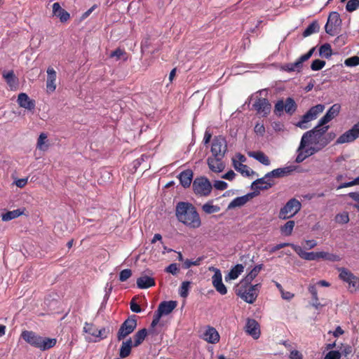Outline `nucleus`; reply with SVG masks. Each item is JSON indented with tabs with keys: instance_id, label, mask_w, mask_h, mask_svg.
Segmentation results:
<instances>
[{
	"instance_id": "obj_1",
	"label": "nucleus",
	"mask_w": 359,
	"mask_h": 359,
	"mask_svg": "<svg viewBox=\"0 0 359 359\" xmlns=\"http://www.w3.org/2000/svg\"><path fill=\"white\" fill-rule=\"evenodd\" d=\"M328 129L329 126H316L312 130L304 133L297 149V155L295 159L297 163L303 162L306 158L316 154L330 143L334 135L328 133L325 135Z\"/></svg>"
},
{
	"instance_id": "obj_2",
	"label": "nucleus",
	"mask_w": 359,
	"mask_h": 359,
	"mask_svg": "<svg viewBox=\"0 0 359 359\" xmlns=\"http://www.w3.org/2000/svg\"><path fill=\"white\" fill-rule=\"evenodd\" d=\"M175 215L180 222L191 229L201 226V221L196 208L190 203L179 202L176 205Z\"/></svg>"
},
{
	"instance_id": "obj_3",
	"label": "nucleus",
	"mask_w": 359,
	"mask_h": 359,
	"mask_svg": "<svg viewBox=\"0 0 359 359\" xmlns=\"http://www.w3.org/2000/svg\"><path fill=\"white\" fill-rule=\"evenodd\" d=\"M21 337L27 343L41 351L50 349L57 343L55 338L43 337L32 331L25 330L22 332Z\"/></svg>"
},
{
	"instance_id": "obj_4",
	"label": "nucleus",
	"mask_w": 359,
	"mask_h": 359,
	"mask_svg": "<svg viewBox=\"0 0 359 359\" xmlns=\"http://www.w3.org/2000/svg\"><path fill=\"white\" fill-rule=\"evenodd\" d=\"M259 284L251 285L240 282L236 288V294L248 304H253L259 294Z\"/></svg>"
},
{
	"instance_id": "obj_5",
	"label": "nucleus",
	"mask_w": 359,
	"mask_h": 359,
	"mask_svg": "<svg viewBox=\"0 0 359 359\" xmlns=\"http://www.w3.org/2000/svg\"><path fill=\"white\" fill-rule=\"evenodd\" d=\"M192 187L194 192L200 196H208L212 189L210 182L205 177H196Z\"/></svg>"
},
{
	"instance_id": "obj_6",
	"label": "nucleus",
	"mask_w": 359,
	"mask_h": 359,
	"mask_svg": "<svg viewBox=\"0 0 359 359\" xmlns=\"http://www.w3.org/2000/svg\"><path fill=\"white\" fill-rule=\"evenodd\" d=\"M301 206L302 205L298 200L295 198L289 200L280 209L278 215L279 218L286 219L293 217L300 210Z\"/></svg>"
},
{
	"instance_id": "obj_7",
	"label": "nucleus",
	"mask_w": 359,
	"mask_h": 359,
	"mask_svg": "<svg viewBox=\"0 0 359 359\" xmlns=\"http://www.w3.org/2000/svg\"><path fill=\"white\" fill-rule=\"evenodd\" d=\"M226 151L227 142L226 139L222 135L215 137L211 144L212 156L224 158Z\"/></svg>"
},
{
	"instance_id": "obj_8",
	"label": "nucleus",
	"mask_w": 359,
	"mask_h": 359,
	"mask_svg": "<svg viewBox=\"0 0 359 359\" xmlns=\"http://www.w3.org/2000/svg\"><path fill=\"white\" fill-rule=\"evenodd\" d=\"M339 278L348 285L349 290L353 292L359 289V278L345 268L339 269Z\"/></svg>"
},
{
	"instance_id": "obj_9",
	"label": "nucleus",
	"mask_w": 359,
	"mask_h": 359,
	"mask_svg": "<svg viewBox=\"0 0 359 359\" xmlns=\"http://www.w3.org/2000/svg\"><path fill=\"white\" fill-rule=\"evenodd\" d=\"M137 327L136 316H133L126 320L121 325L118 333L117 339L121 341L131 334Z\"/></svg>"
},
{
	"instance_id": "obj_10",
	"label": "nucleus",
	"mask_w": 359,
	"mask_h": 359,
	"mask_svg": "<svg viewBox=\"0 0 359 359\" xmlns=\"http://www.w3.org/2000/svg\"><path fill=\"white\" fill-rule=\"evenodd\" d=\"M341 25V20L337 12H332L328 17L327 22L325 26L327 34L334 36L337 34L338 29Z\"/></svg>"
},
{
	"instance_id": "obj_11",
	"label": "nucleus",
	"mask_w": 359,
	"mask_h": 359,
	"mask_svg": "<svg viewBox=\"0 0 359 359\" xmlns=\"http://www.w3.org/2000/svg\"><path fill=\"white\" fill-rule=\"evenodd\" d=\"M297 109V104L291 97H287L284 102L283 100H278L275 104L274 111L276 114H280L283 110L287 114L292 115Z\"/></svg>"
},
{
	"instance_id": "obj_12",
	"label": "nucleus",
	"mask_w": 359,
	"mask_h": 359,
	"mask_svg": "<svg viewBox=\"0 0 359 359\" xmlns=\"http://www.w3.org/2000/svg\"><path fill=\"white\" fill-rule=\"evenodd\" d=\"M315 50L314 48H312L308 53L302 55L297 61L292 63H288L285 65L283 69L289 72H299L303 66V62L308 60L313 55Z\"/></svg>"
},
{
	"instance_id": "obj_13",
	"label": "nucleus",
	"mask_w": 359,
	"mask_h": 359,
	"mask_svg": "<svg viewBox=\"0 0 359 359\" xmlns=\"http://www.w3.org/2000/svg\"><path fill=\"white\" fill-rule=\"evenodd\" d=\"M359 137V123L355 124L350 130L340 135L337 140L338 144L353 142Z\"/></svg>"
},
{
	"instance_id": "obj_14",
	"label": "nucleus",
	"mask_w": 359,
	"mask_h": 359,
	"mask_svg": "<svg viewBox=\"0 0 359 359\" xmlns=\"http://www.w3.org/2000/svg\"><path fill=\"white\" fill-rule=\"evenodd\" d=\"M274 184L269 173H266L263 177L254 181L251 184V189L255 192L259 193L260 190H266Z\"/></svg>"
},
{
	"instance_id": "obj_15",
	"label": "nucleus",
	"mask_w": 359,
	"mask_h": 359,
	"mask_svg": "<svg viewBox=\"0 0 359 359\" xmlns=\"http://www.w3.org/2000/svg\"><path fill=\"white\" fill-rule=\"evenodd\" d=\"M245 331L250 335L254 339L259 338L261 332L260 326L257 320L252 318H248L246 321L245 326Z\"/></svg>"
},
{
	"instance_id": "obj_16",
	"label": "nucleus",
	"mask_w": 359,
	"mask_h": 359,
	"mask_svg": "<svg viewBox=\"0 0 359 359\" xmlns=\"http://www.w3.org/2000/svg\"><path fill=\"white\" fill-rule=\"evenodd\" d=\"M254 109L262 116H266L271 111V105L265 98H259L253 104Z\"/></svg>"
},
{
	"instance_id": "obj_17",
	"label": "nucleus",
	"mask_w": 359,
	"mask_h": 359,
	"mask_svg": "<svg viewBox=\"0 0 359 359\" xmlns=\"http://www.w3.org/2000/svg\"><path fill=\"white\" fill-rule=\"evenodd\" d=\"M201 337L209 344H217L220 339L219 332L211 326H208L205 329Z\"/></svg>"
},
{
	"instance_id": "obj_18",
	"label": "nucleus",
	"mask_w": 359,
	"mask_h": 359,
	"mask_svg": "<svg viewBox=\"0 0 359 359\" xmlns=\"http://www.w3.org/2000/svg\"><path fill=\"white\" fill-rule=\"evenodd\" d=\"M215 274L212 277V282L215 290L221 294L224 295L227 293V289L222 283V276L221 271L215 269Z\"/></svg>"
},
{
	"instance_id": "obj_19",
	"label": "nucleus",
	"mask_w": 359,
	"mask_h": 359,
	"mask_svg": "<svg viewBox=\"0 0 359 359\" xmlns=\"http://www.w3.org/2000/svg\"><path fill=\"white\" fill-rule=\"evenodd\" d=\"M292 248L302 259L308 261L318 260L320 259V252H305L303 248L297 245H292Z\"/></svg>"
},
{
	"instance_id": "obj_20",
	"label": "nucleus",
	"mask_w": 359,
	"mask_h": 359,
	"mask_svg": "<svg viewBox=\"0 0 359 359\" xmlns=\"http://www.w3.org/2000/svg\"><path fill=\"white\" fill-rule=\"evenodd\" d=\"M224 158L211 156L208 158V165L209 168L215 172H220L224 169V164L222 161Z\"/></svg>"
},
{
	"instance_id": "obj_21",
	"label": "nucleus",
	"mask_w": 359,
	"mask_h": 359,
	"mask_svg": "<svg viewBox=\"0 0 359 359\" xmlns=\"http://www.w3.org/2000/svg\"><path fill=\"white\" fill-rule=\"evenodd\" d=\"M18 104L22 108L27 110H33L35 108V101L29 98L25 93H21L18 96Z\"/></svg>"
},
{
	"instance_id": "obj_22",
	"label": "nucleus",
	"mask_w": 359,
	"mask_h": 359,
	"mask_svg": "<svg viewBox=\"0 0 359 359\" xmlns=\"http://www.w3.org/2000/svg\"><path fill=\"white\" fill-rule=\"evenodd\" d=\"M177 306L175 301H164L162 302L156 311L160 316L170 314Z\"/></svg>"
},
{
	"instance_id": "obj_23",
	"label": "nucleus",
	"mask_w": 359,
	"mask_h": 359,
	"mask_svg": "<svg viewBox=\"0 0 359 359\" xmlns=\"http://www.w3.org/2000/svg\"><path fill=\"white\" fill-rule=\"evenodd\" d=\"M46 72H47V80H46L47 91L48 93H53L56 89V83H55L56 78H57L56 72L55 71V69L53 67H49L47 69Z\"/></svg>"
},
{
	"instance_id": "obj_24",
	"label": "nucleus",
	"mask_w": 359,
	"mask_h": 359,
	"mask_svg": "<svg viewBox=\"0 0 359 359\" xmlns=\"http://www.w3.org/2000/svg\"><path fill=\"white\" fill-rule=\"evenodd\" d=\"M297 168V166L294 165H290L288 166H285L283 168H279L275 170H273L272 171L268 172L270 175L271 178L272 177H283L285 176H287L291 172L294 171Z\"/></svg>"
},
{
	"instance_id": "obj_25",
	"label": "nucleus",
	"mask_w": 359,
	"mask_h": 359,
	"mask_svg": "<svg viewBox=\"0 0 359 359\" xmlns=\"http://www.w3.org/2000/svg\"><path fill=\"white\" fill-rule=\"evenodd\" d=\"M53 15L60 18L62 22H65L69 19V13L61 8L59 3L56 2L53 4Z\"/></svg>"
},
{
	"instance_id": "obj_26",
	"label": "nucleus",
	"mask_w": 359,
	"mask_h": 359,
	"mask_svg": "<svg viewBox=\"0 0 359 359\" xmlns=\"http://www.w3.org/2000/svg\"><path fill=\"white\" fill-rule=\"evenodd\" d=\"M193 172L190 169L185 170L179 175L180 184L184 188L189 187L192 182Z\"/></svg>"
},
{
	"instance_id": "obj_27",
	"label": "nucleus",
	"mask_w": 359,
	"mask_h": 359,
	"mask_svg": "<svg viewBox=\"0 0 359 359\" xmlns=\"http://www.w3.org/2000/svg\"><path fill=\"white\" fill-rule=\"evenodd\" d=\"M133 346V341L131 338H129L126 341H123L121 344L119 350V356L121 358H125L130 355Z\"/></svg>"
},
{
	"instance_id": "obj_28",
	"label": "nucleus",
	"mask_w": 359,
	"mask_h": 359,
	"mask_svg": "<svg viewBox=\"0 0 359 359\" xmlns=\"http://www.w3.org/2000/svg\"><path fill=\"white\" fill-rule=\"evenodd\" d=\"M254 194H248L243 196L236 197L229 205V209L244 205L250 198H252Z\"/></svg>"
},
{
	"instance_id": "obj_29",
	"label": "nucleus",
	"mask_w": 359,
	"mask_h": 359,
	"mask_svg": "<svg viewBox=\"0 0 359 359\" xmlns=\"http://www.w3.org/2000/svg\"><path fill=\"white\" fill-rule=\"evenodd\" d=\"M137 285L140 289H147L155 285V280L147 276H142L137 278Z\"/></svg>"
},
{
	"instance_id": "obj_30",
	"label": "nucleus",
	"mask_w": 359,
	"mask_h": 359,
	"mask_svg": "<svg viewBox=\"0 0 359 359\" xmlns=\"http://www.w3.org/2000/svg\"><path fill=\"white\" fill-rule=\"evenodd\" d=\"M3 77L11 90H15L18 86V81L13 71L4 72Z\"/></svg>"
},
{
	"instance_id": "obj_31",
	"label": "nucleus",
	"mask_w": 359,
	"mask_h": 359,
	"mask_svg": "<svg viewBox=\"0 0 359 359\" xmlns=\"http://www.w3.org/2000/svg\"><path fill=\"white\" fill-rule=\"evenodd\" d=\"M248 155L264 165H270L269 157L262 151H251L248 153Z\"/></svg>"
},
{
	"instance_id": "obj_32",
	"label": "nucleus",
	"mask_w": 359,
	"mask_h": 359,
	"mask_svg": "<svg viewBox=\"0 0 359 359\" xmlns=\"http://www.w3.org/2000/svg\"><path fill=\"white\" fill-rule=\"evenodd\" d=\"M262 268V264L255 266L241 282L251 284V282L257 277Z\"/></svg>"
},
{
	"instance_id": "obj_33",
	"label": "nucleus",
	"mask_w": 359,
	"mask_h": 359,
	"mask_svg": "<svg viewBox=\"0 0 359 359\" xmlns=\"http://www.w3.org/2000/svg\"><path fill=\"white\" fill-rule=\"evenodd\" d=\"M233 165L234 168L244 176H250L251 173L254 172L248 165L235 159H233Z\"/></svg>"
},
{
	"instance_id": "obj_34",
	"label": "nucleus",
	"mask_w": 359,
	"mask_h": 359,
	"mask_svg": "<svg viewBox=\"0 0 359 359\" xmlns=\"http://www.w3.org/2000/svg\"><path fill=\"white\" fill-rule=\"evenodd\" d=\"M97 328L92 323H86L83 327V332L88 334L89 336L86 337L88 341H93L96 337Z\"/></svg>"
},
{
	"instance_id": "obj_35",
	"label": "nucleus",
	"mask_w": 359,
	"mask_h": 359,
	"mask_svg": "<svg viewBox=\"0 0 359 359\" xmlns=\"http://www.w3.org/2000/svg\"><path fill=\"white\" fill-rule=\"evenodd\" d=\"M24 213V210L16 209L11 211H8L1 215V219L4 222H8L18 217Z\"/></svg>"
},
{
	"instance_id": "obj_36",
	"label": "nucleus",
	"mask_w": 359,
	"mask_h": 359,
	"mask_svg": "<svg viewBox=\"0 0 359 359\" xmlns=\"http://www.w3.org/2000/svg\"><path fill=\"white\" fill-rule=\"evenodd\" d=\"M244 266L242 264H236L229 271L227 276L225 277V279L227 280H235L236 279L243 271Z\"/></svg>"
},
{
	"instance_id": "obj_37",
	"label": "nucleus",
	"mask_w": 359,
	"mask_h": 359,
	"mask_svg": "<svg viewBox=\"0 0 359 359\" xmlns=\"http://www.w3.org/2000/svg\"><path fill=\"white\" fill-rule=\"evenodd\" d=\"M316 118L313 116L310 112L307 111L303 115L302 119L296 124V126L302 129H306L309 128V123Z\"/></svg>"
},
{
	"instance_id": "obj_38",
	"label": "nucleus",
	"mask_w": 359,
	"mask_h": 359,
	"mask_svg": "<svg viewBox=\"0 0 359 359\" xmlns=\"http://www.w3.org/2000/svg\"><path fill=\"white\" fill-rule=\"evenodd\" d=\"M147 335V330L143 328L135 333L133 336L134 342H133V346L137 347L140 346L145 339Z\"/></svg>"
},
{
	"instance_id": "obj_39",
	"label": "nucleus",
	"mask_w": 359,
	"mask_h": 359,
	"mask_svg": "<svg viewBox=\"0 0 359 359\" xmlns=\"http://www.w3.org/2000/svg\"><path fill=\"white\" fill-rule=\"evenodd\" d=\"M48 144L47 140V135L46 133H41L38 140H37V144L36 147L38 149L45 151L48 149Z\"/></svg>"
},
{
	"instance_id": "obj_40",
	"label": "nucleus",
	"mask_w": 359,
	"mask_h": 359,
	"mask_svg": "<svg viewBox=\"0 0 359 359\" xmlns=\"http://www.w3.org/2000/svg\"><path fill=\"white\" fill-rule=\"evenodd\" d=\"M294 224V222L292 220L287 222L280 227L281 233L287 236H290L292 233Z\"/></svg>"
},
{
	"instance_id": "obj_41",
	"label": "nucleus",
	"mask_w": 359,
	"mask_h": 359,
	"mask_svg": "<svg viewBox=\"0 0 359 359\" xmlns=\"http://www.w3.org/2000/svg\"><path fill=\"white\" fill-rule=\"evenodd\" d=\"M319 25L317 22H313L311 23L304 31L303 36L304 37L309 36L313 33H316L319 30Z\"/></svg>"
},
{
	"instance_id": "obj_42",
	"label": "nucleus",
	"mask_w": 359,
	"mask_h": 359,
	"mask_svg": "<svg viewBox=\"0 0 359 359\" xmlns=\"http://www.w3.org/2000/svg\"><path fill=\"white\" fill-rule=\"evenodd\" d=\"M319 257L320 259H323L330 262H339L341 260V257L339 255L326 252H320Z\"/></svg>"
},
{
	"instance_id": "obj_43",
	"label": "nucleus",
	"mask_w": 359,
	"mask_h": 359,
	"mask_svg": "<svg viewBox=\"0 0 359 359\" xmlns=\"http://www.w3.org/2000/svg\"><path fill=\"white\" fill-rule=\"evenodd\" d=\"M332 53L331 46L329 43H325L320 47L319 54L320 56L329 58Z\"/></svg>"
},
{
	"instance_id": "obj_44",
	"label": "nucleus",
	"mask_w": 359,
	"mask_h": 359,
	"mask_svg": "<svg viewBox=\"0 0 359 359\" xmlns=\"http://www.w3.org/2000/svg\"><path fill=\"white\" fill-rule=\"evenodd\" d=\"M202 209L207 214L217 212L220 210L219 206L212 205V202L205 203L203 205Z\"/></svg>"
},
{
	"instance_id": "obj_45",
	"label": "nucleus",
	"mask_w": 359,
	"mask_h": 359,
	"mask_svg": "<svg viewBox=\"0 0 359 359\" xmlns=\"http://www.w3.org/2000/svg\"><path fill=\"white\" fill-rule=\"evenodd\" d=\"M109 333V329L107 327H102L101 329L97 330V334L93 341L97 342L102 339H106Z\"/></svg>"
},
{
	"instance_id": "obj_46",
	"label": "nucleus",
	"mask_w": 359,
	"mask_h": 359,
	"mask_svg": "<svg viewBox=\"0 0 359 359\" xmlns=\"http://www.w3.org/2000/svg\"><path fill=\"white\" fill-rule=\"evenodd\" d=\"M340 109V104H334L327 110L325 114L332 120L339 114Z\"/></svg>"
},
{
	"instance_id": "obj_47",
	"label": "nucleus",
	"mask_w": 359,
	"mask_h": 359,
	"mask_svg": "<svg viewBox=\"0 0 359 359\" xmlns=\"http://www.w3.org/2000/svg\"><path fill=\"white\" fill-rule=\"evenodd\" d=\"M334 220L337 223L340 224H347L349 222V216L348 212H343L339 213L335 216Z\"/></svg>"
},
{
	"instance_id": "obj_48",
	"label": "nucleus",
	"mask_w": 359,
	"mask_h": 359,
	"mask_svg": "<svg viewBox=\"0 0 359 359\" xmlns=\"http://www.w3.org/2000/svg\"><path fill=\"white\" fill-rule=\"evenodd\" d=\"M190 287V282L184 281L182 283L180 288V294L182 297H187L189 294V290Z\"/></svg>"
},
{
	"instance_id": "obj_49",
	"label": "nucleus",
	"mask_w": 359,
	"mask_h": 359,
	"mask_svg": "<svg viewBox=\"0 0 359 359\" xmlns=\"http://www.w3.org/2000/svg\"><path fill=\"white\" fill-rule=\"evenodd\" d=\"M324 109L325 106L323 104H319L312 107L308 111L310 112V114H311L316 118H317L318 115L322 113Z\"/></svg>"
},
{
	"instance_id": "obj_50",
	"label": "nucleus",
	"mask_w": 359,
	"mask_h": 359,
	"mask_svg": "<svg viewBox=\"0 0 359 359\" xmlns=\"http://www.w3.org/2000/svg\"><path fill=\"white\" fill-rule=\"evenodd\" d=\"M359 8V0H349L346 6V9L348 12H353Z\"/></svg>"
},
{
	"instance_id": "obj_51",
	"label": "nucleus",
	"mask_w": 359,
	"mask_h": 359,
	"mask_svg": "<svg viewBox=\"0 0 359 359\" xmlns=\"http://www.w3.org/2000/svg\"><path fill=\"white\" fill-rule=\"evenodd\" d=\"M325 65V62L321 60H315L312 62L311 68L313 71H318L323 69Z\"/></svg>"
},
{
	"instance_id": "obj_52",
	"label": "nucleus",
	"mask_w": 359,
	"mask_h": 359,
	"mask_svg": "<svg viewBox=\"0 0 359 359\" xmlns=\"http://www.w3.org/2000/svg\"><path fill=\"white\" fill-rule=\"evenodd\" d=\"M344 65L347 67H356L359 65V57L353 56L345 60Z\"/></svg>"
},
{
	"instance_id": "obj_53",
	"label": "nucleus",
	"mask_w": 359,
	"mask_h": 359,
	"mask_svg": "<svg viewBox=\"0 0 359 359\" xmlns=\"http://www.w3.org/2000/svg\"><path fill=\"white\" fill-rule=\"evenodd\" d=\"M201 260H202L201 257L198 258L195 261L186 259L184 261L183 267L184 269H189L192 266H198V265H200Z\"/></svg>"
},
{
	"instance_id": "obj_54",
	"label": "nucleus",
	"mask_w": 359,
	"mask_h": 359,
	"mask_svg": "<svg viewBox=\"0 0 359 359\" xmlns=\"http://www.w3.org/2000/svg\"><path fill=\"white\" fill-rule=\"evenodd\" d=\"M132 276V271L126 269H123L120 272L119 280L121 282L126 281Z\"/></svg>"
},
{
	"instance_id": "obj_55",
	"label": "nucleus",
	"mask_w": 359,
	"mask_h": 359,
	"mask_svg": "<svg viewBox=\"0 0 359 359\" xmlns=\"http://www.w3.org/2000/svg\"><path fill=\"white\" fill-rule=\"evenodd\" d=\"M358 184L359 185V176L351 182H345V183H342V184H339L337 187V189H341L343 188L349 187H352V186L358 185Z\"/></svg>"
},
{
	"instance_id": "obj_56",
	"label": "nucleus",
	"mask_w": 359,
	"mask_h": 359,
	"mask_svg": "<svg viewBox=\"0 0 359 359\" xmlns=\"http://www.w3.org/2000/svg\"><path fill=\"white\" fill-rule=\"evenodd\" d=\"M179 270V267L176 263L170 264L165 269V272L170 273L172 275L177 274Z\"/></svg>"
},
{
	"instance_id": "obj_57",
	"label": "nucleus",
	"mask_w": 359,
	"mask_h": 359,
	"mask_svg": "<svg viewBox=\"0 0 359 359\" xmlns=\"http://www.w3.org/2000/svg\"><path fill=\"white\" fill-rule=\"evenodd\" d=\"M341 353L338 351H330L325 356L324 359H340Z\"/></svg>"
},
{
	"instance_id": "obj_58",
	"label": "nucleus",
	"mask_w": 359,
	"mask_h": 359,
	"mask_svg": "<svg viewBox=\"0 0 359 359\" xmlns=\"http://www.w3.org/2000/svg\"><path fill=\"white\" fill-rule=\"evenodd\" d=\"M292 245H294L293 243H279L278 245H274L273 247H272L270 250H269V252L270 253H274L275 252H276L277 250L281 249V248H283L286 246H290L292 248Z\"/></svg>"
},
{
	"instance_id": "obj_59",
	"label": "nucleus",
	"mask_w": 359,
	"mask_h": 359,
	"mask_svg": "<svg viewBox=\"0 0 359 359\" xmlns=\"http://www.w3.org/2000/svg\"><path fill=\"white\" fill-rule=\"evenodd\" d=\"M214 187L217 190H224L228 187V184L224 181L217 180L214 183Z\"/></svg>"
},
{
	"instance_id": "obj_60",
	"label": "nucleus",
	"mask_w": 359,
	"mask_h": 359,
	"mask_svg": "<svg viewBox=\"0 0 359 359\" xmlns=\"http://www.w3.org/2000/svg\"><path fill=\"white\" fill-rule=\"evenodd\" d=\"M290 359H303V355L297 350H290Z\"/></svg>"
},
{
	"instance_id": "obj_61",
	"label": "nucleus",
	"mask_w": 359,
	"mask_h": 359,
	"mask_svg": "<svg viewBox=\"0 0 359 359\" xmlns=\"http://www.w3.org/2000/svg\"><path fill=\"white\" fill-rule=\"evenodd\" d=\"M255 133L259 135H263L265 133V128L263 124L257 123L254 128Z\"/></svg>"
},
{
	"instance_id": "obj_62",
	"label": "nucleus",
	"mask_w": 359,
	"mask_h": 359,
	"mask_svg": "<svg viewBox=\"0 0 359 359\" xmlns=\"http://www.w3.org/2000/svg\"><path fill=\"white\" fill-rule=\"evenodd\" d=\"M332 119L328 117L326 114H325L318 121V123L317 126L320 127H325L327 126L326 124L329 123Z\"/></svg>"
},
{
	"instance_id": "obj_63",
	"label": "nucleus",
	"mask_w": 359,
	"mask_h": 359,
	"mask_svg": "<svg viewBox=\"0 0 359 359\" xmlns=\"http://www.w3.org/2000/svg\"><path fill=\"white\" fill-rule=\"evenodd\" d=\"M309 291L312 295L313 300H318L317 289L315 285H309Z\"/></svg>"
},
{
	"instance_id": "obj_64",
	"label": "nucleus",
	"mask_w": 359,
	"mask_h": 359,
	"mask_svg": "<svg viewBox=\"0 0 359 359\" xmlns=\"http://www.w3.org/2000/svg\"><path fill=\"white\" fill-rule=\"evenodd\" d=\"M123 54H124L123 50H122L120 48H117L116 50H115L114 51L111 53L110 57H116L117 59H119L121 57V56H122Z\"/></svg>"
}]
</instances>
